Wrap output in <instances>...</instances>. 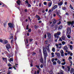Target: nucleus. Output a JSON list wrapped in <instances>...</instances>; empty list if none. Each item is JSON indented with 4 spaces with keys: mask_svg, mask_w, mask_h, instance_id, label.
Here are the masks:
<instances>
[{
    "mask_svg": "<svg viewBox=\"0 0 74 74\" xmlns=\"http://www.w3.org/2000/svg\"><path fill=\"white\" fill-rule=\"evenodd\" d=\"M57 62L58 64H61V61L59 60H58Z\"/></svg>",
    "mask_w": 74,
    "mask_h": 74,
    "instance_id": "nucleus-10",
    "label": "nucleus"
},
{
    "mask_svg": "<svg viewBox=\"0 0 74 74\" xmlns=\"http://www.w3.org/2000/svg\"><path fill=\"white\" fill-rule=\"evenodd\" d=\"M56 46L57 47V48H58V47H59V45L58 44H56Z\"/></svg>",
    "mask_w": 74,
    "mask_h": 74,
    "instance_id": "nucleus-41",
    "label": "nucleus"
},
{
    "mask_svg": "<svg viewBox=\"0 0 74 74\" xmlns=\"http://www.w3.org/2000/svg\"><path fill=\"white\" fill-rule=\"evenodd\" d=\"M54 61H55V59H54V58H52L51 59V61L52 62H54Z\"/></svg>",
    "mask_w": 74,
    "mask_h": 74,
    "instance_id": "nucleus-38",
    "label": "nucleus"
},
{
    "mask_svg": "<svg viewBox=\"0 0 74 74\" xmlns=\"http://www.w3.org/2000/svg\"><path fill=\"white\" fill-rule=\"evenodd\" d=\"M71 52L70 51H69L68 52V54H70V53H71Z\"/></svg>",
    "mask_w": 74,
    "mask_h": 74,
    "instance_id": "nucleus-62",
    "label": "nucleus"
},
{
    "mask_svg": "<svg viewBox=\"0 0 74 74\" xmlns=\"http://www.w3.org/2000/svg\"><path fill=\"white\" fill-rule=\"evenodd\" d=\"M5 47L7 49H9V48H10V45L9 44H7V45H6Z\"/></svg>",
    "mask_w": 74,
    "mask_h": 74,
    "instance_id": "nucleus-6",
    "label": "nucleus"
},
{
    "mask_svg": "<svg viewBox=\"0 0 74 74\" xmlns=\"http://www.w3.org/2000/svg\"><path fill=\"white\" fill-rule=\"evenodd\" d=\"M62 61L63 62H65V60L64 59H63Z\"/></svg>",
    "mask_w": 74,
    "mask_h": 74,
    "instance_id": "nucleus-53",
    "label": "nucleus"
},
{
    "mask_svg": "<svg viewBox=\"0 0 74 74\" xmlns=\"http://www.w3.org/2000/svg\"><path fill=\"white\" fill-rule=\"evenodd\" d=\"M62 45H64V44H65L66 42H65L63 41L62 42Z\"/></svg>",
    "mask_w": 74,
    "mask_h": 74,
    "instance_id": "nucleus-29",
    "label": "nucleus"
},
{
    "mask_svg": "<svg viewBox=\"0 0 74 74\" xmlns=\"http://www.w3.org/2000/svg\"><path fill=\"white\" fill-rule=\"evenodd\" d=\"M62 10H66V7H62Z\"/></svg>",
    "mask_w": 74,
    "mask_h": 74,
    "instance_id": "nucleus-42",
    "label": "nucleus"
},
{
    "mask_svg": "<svg viewBox=\"0 0 74 74\" xmlns=\"http://www.w3.org/2000/svg\"><path fill=\"white\" fill-rule=\"evenodd\" d=\"M43 51L44 58H45V59H46V58H47V51H46L45 49L44 48H43Z\"/></svg>",
    "mask_w": 74,
    "mask_h": 74,
    "instance_id": "nucleus-1",
    "label": "nucleus"
},
{
    "mask_svg": "<svg viewBox=\"0 0 74 74\" xmlns=\"http://www.w3.org/2000/svg\"><path fill=\"white\" fill-rule=\"evenodd\" d=\"M59 41H62V40L60 38Z\"/></svg>",
    "mask_w": 74,
    "mask_h": 74,
    "instance_id": "nucleus-60",
    "label": "nucleus"
},
{
    "mask_svg": "<svg viewBox=\"0 0 74 74\" xmlns=\"http://www.w3.org/2000/svg\"><path fill=\"white\" fill-rule=\"evenodd\" d=\"M17 3L18 4V5H20V4H21V1L18 0L17 2Z\"/></svg>",
    "mask_w": 74,
    "mask_h": 74,
    "instance_id": "nucleus-25",
    "label": "nucleus"
},
{
    "mask_svg": "<svg viewBox=\"0 0 74 74\" xmlns=\"http://www.w3.org/2000/svg\"><path fill=\"white\" fill-rule=\"evenodd\" d=\"M70 72L71 73H73L74 72V69L73 68H72L71 69Z\"/></svg>",
    "mask_w": 74,
    "mask_h": 74,
    "instance_id": "nucleus-15",
    "label": "nucleus"
},
{
    "mask_svg": "<svg viewBox=\"0 0 74 74\" xmlns=\"http://www.w3.org/2000/svg\"><path fill=\"white\" fill-rule=\"evenodd\" d=\"M53 16L55 17V16H56V14H53Z\"/></svg>",
    "mask_w": 74,
    "mask_h": 74,
    "instance_id": "nucleus-57",
    "label": "nucleus"
},
{
    "mask_svg": "<svg viewBox=\"0 0 74 74\" xmlns=\"http://www.w3.org/2000/svg\"><path fill=\"white\" fill-rule=\"evenodd\" d=\"M69 62L70 63H71V65H72V64H73V63L72 62V61H71V60H69Z\"/></svg>",
    "mask_w": 74,
    "mask_h": 74,
    "instance_id": "nucleus-36",
    "label": "nucleus"
},
{
    "mask_svg": "<svg viewBox=\"0 0 74 74\" xmlns=\"http://www.w3.org/2000/svg\"><path fill=\"white\" fill-rule=\"evenodd\" d=\"M36 67L38 69V70H40L41 69L40 68V66L38 65H36Z\"/></svg>",
    "mask_w": 74,
    "mask_h": 74,
    "instance_id": "nucleus-19",
    "label": "nucleus"
},
{
    "mask_svg": "<svg viewBox=\"0 0 74 74\" xmlns=\"http://www.w3.org/2000/svg\"><path fill=\"white\" fill-rule=\"evenodd\" d=\"M52 56V58H53V57H55V56L54 55V53H51Z\"/></svg>",
    "mask_w": 74,
    "mask_h": 74,
    "instance_id": "nucleus-28",
    "label": "nucleus"
},
{
    "mask_svg": "<svg viewBox=\"0 0 74 74\" xmlns=\"http://www.w3.org/2000/svg\"><path fill=\"white\" fill-rule=\"evenodd\" d=\"M36 53H33L32 54V55L34 56L35 55H36Z\"/></svg>",
    "mask_w": 74,
    "mask_h": 74,
    "instance_id": "nucleus-55",
    "label": "nucleus"
},
{
    "mask_svg": "<svg viewBox=\"0 0 74 74\" xmlns=\"http://www.w3.org/2000/svg\"><path fill=\"white\" fill-rule=\"evenodd\" d=\"M68 49V47L66 46H64V50H67Z\"/></svg>",
    "mask_w": 74,
    "mask_h": 74,
    "instance_id": "nucleus-17",
    "label": "nucleus"
},
{
    "mask_svg": "<svg viewBox=\"0 0 74 74\" xmlns=\"http://www.w3.org/2000/svg\"><path fill=\"white\" fill-rule=\"evenodd\" d=\"M10 61L11 62H12V61H13V59L12 58H10Z\"/></svg>",
    "mask_w": 74,
    "mask_h": 74,
    "instance_id": "nucleus-45",
    "label": "nucleus"
},
{
    "mask_svg": "<svg viewBox=\"0 0 74 74\" xmlns=\"http://www.w3.org/2000/svg\"><path fill=\"white\" fill-rule=\"evenodd\" d=\"M66 62H62L61 63V64L62 65H65V64H66Z\"/></svg>",
    "mask_w": 74,
    "mask_h": 74,
    "instance_id": "nucleus-26",
    "label": "nucleus"
},
{
    "mask_svg": "<svg viewBox=\"0 0 74 74\" xmlns=\"http://www.w3.org/2000/svg\"><path fill=\"white\" fill-rule=\"evenodd\" d=\"M39 6H40V7H41V3H40L39 4Z\"/></svg>",
    "mask_w": 74,
    "mask_h": 74,
    "instance_id": "nucleus-59",
    "label": "nucleus"
},
{
    "mask_svg": "<svg viewBox=\"0 0 74 74\" xmlns=\"http://www.w3.org/2000/svg\"><path fill=\"white\" fill-rule=\"evenodd\" d=\"M58 8V5H55L52 8V10H55L56 8Z\"/></svg>",
    "mask_w": 74,
    "mask_h": 74,
    "instance_id": "nucleus-7",
    "label": "nucleus"
},
{
    "mask_svg": "<svg viewBox=\"0 0 74 74\" xmlns=\"http://www.w3.org/2000/svg\"><path fill=\"white\" fill-rule=\"evenodd\" d=\"M54 60H55V61H57V60H58V58H55Z\"/></svg>",
    "mask_w": 74,
    "mask_h": 74,
    "instance_id": "nucleus-58",
    "label": "nucleus"
},
{
    "mask_svg": "<svg viewBox=\"0 0 74 74\" xmlns=\"http://www.w3.org/2000/svg\"><path fill=\"white\" fill-rule=\"evenodd\" d=\"M55 48H53L52 49V51L53 52H55Z\"/></svg>",
    "mask_w": 74,
    "mask_h": 74,
    "instance_id": "nucleus-30",
    "label": "nucleus"
},
{
    "mask_svg": "<svg viewBox=\"0 0 74 74\" xmlns=\"http://www.w3.org/2000/svg\"><path fill=\"white\" fill-rule=\"evenodd\" d=\"M2 59L3 60H4V61H6L7 62V58H3Z\"/></svg>",
    "mask_w": 74,
    "mask_h": 74,
    "instance_id": "nucleus-16",
    "label": "nucleus"
},
{
    "mask_svg": "<svg viewBox=\"0 0 74 74\" xmlns=\"http://www.w3.org/2000/svg\"><path fill=\"white\" fill-rule=\"evenodd\" d=\"M40 62L41 63H43V60L42 59V57L41 58Z\"/></svg>",
    "mask_w": 74,
    "mask_h": 74,
    "instance_id": "nucleus-21",
    "label": "nucleus"
},
{
    "mask_svg": "<svg viewBox=\"0 0 74 74\" xmlns=\"http://www.w3.org/2000/svg\"><path fill=\"white\" fill-rule=\"evenodd\" d=\"M67 68L68 69V71H70V68L69 66H67Z\"/></svg>",
    "mask_w": 74,
    "mask_h": 74,
    "instance_id": "nucleus-34",
    "label": "nucleus"
},
{
    "mask_svg": "<svg viewBox=\"0 0 74 74\" xmlns=\"http://www.w3.org/2000/svg\"><path fill=\"white\" fill-rule=\"evenodd\" d=\"M12 38H13V36H12V34H11L10 36V38H9V39H10V40H11V39H12Z\"/></svg>",
    "mask_w": 74,
    "mask_h": 74,
    "instance_id": "nucleus-18",
    "label": "nucleus"
},
{
    "mask_svg": "<svg viewBox=\"0 0 74 74\" xmlns=\"http://www.w3.org/2000/svg\"><path fill=\"white\" fill-rule=\"evenodd\" d=\"M11 64H8V67H10V66H11Z\"/></svg>",
    "mask_w": 74,
    "mask_h": 74,
    "instance_id": "nucleus-56",
    "label": "nucleus"
},
{
    "mask_svg": "<svg viewBox=\"0 0 74 74\" xmlns=\"http://www.w3.org/2000/svg\"><path fill=\"white\" fill-rule=\"evenodd\" d=\"M63 71H61V72L60 73V74H63Z\"/></svg>",
    "mask_w": 74,
    "mask_h": 74,
    "instance_id": "nucleus-44",
    "label": "nucleus"
},
{
    "mask_svg": "<svg viewBox=\"0 0 74 74\" xmlns=\"http://www.w3.org/2000/svg\"><path fill=\"white\" fill-rule=\"evenodd\" d=\"M40 67L41 68H42V67H43V65L42 64H41L40 65Z\"/></svg>",
    "mask_w": 74,
    "mask_h": 74,
    "instance_id": "nucleus-49",
    "label": "nucleus"
},
{
    "mask_svg": "<svg viewBox=\"0 0 74 74\" xmlns=\"http://www.w3.org/2000/svg\"><path fill=\"white\" fill-rule=\"evenodd\" d=\"M62 68L63 69H64V68H65L64 66H62Z\"/></svg>",
    "mask_w": 74,
    "mask_h": 74,
    "instance_id": "nucleus-64",
    "label": "nucleus"
},
{
    "mask_svg": "<svg viewBox=\"0 0 74 74\" xmlns=\"http://www.w3.org/2000/svg\"><path fill=\"white\" fill-rule=\"evenodd\" d=\"M25 2L26 3H27V4H29V2H28V1L27 0Z\"/></svg>",
    "mask_w": 74,
    "mask_h": 74,
    "instance_id": "nucleus-47",
    "label": "nucleus"
},
{
    "mask_svg": "<svg viewBox=\"0 0 74 74\" xmlns=\"http://www.w3.org/2000/svg\"><path fill=\"white\" fill-rule=\"evenodd\" d=\"M67 23L68 25H73L74 24V21H72V22L70 21H69L67 22Z\"/></svg>",
    "mask_w": 74,
    "mask_h": 74,
    "instance_id": "nucleus-2",
    "label": "nucleus"
},
{
    "mask_svg": "<svg viewBox=\"0 0 74 74\" xmlns=\"http://www.w3.org/2000/svg\"><path fill=\"white\" fill-rule=\"evenodd\" d=\"M67 37H68V38H70V36L69 35H68L67 36Z\"/></svg>",
    "mask_w": 74,
    "mask_h": 74,
    "instance_id": "nucleus-51",
    "label": "nucleus"
},
{
    "mask_svg": "<svg viewBox=\"0 0 74 74\" xmlns=\"http://www.w3.org/2000/svg\"><path fill=\"white\" fill-rule=\"evenodd\" d=\"M40 73V71H39V70H38L37 71V73L38 74H39V73Z\"/></svg>",
    "mask_w": 74,
    "mask_h": 74,
    "instance_id": "nucleus-52",
    "label": "nucleus"
},
{
    "mask_svg": "<svg viewBox=\"0 0 74 74\" xmlns=\"http://www.w3.org/2000/svg\"><path fill=\"white\" fill-rule=\"evenodd\" d=\"M62 39L63 40H65V37H64V36H62Z\"/></svg>",
    "mask_w": 74,
    "mask_h": 74,
    "instance_id": "nucleus-33",
    "label": "nucleus"
},
{
    "mask_svg": "<svg viewBox=\"0 0 74 74\" xmlns=\"http://www.w3.org/2000/svg\"><path fill=\"white\" fill-rule=\"evenodd\" d=\"M6 25H7V23H3V25L4 27H5V26H6Z\"/></svg>",
    "mask_w": 74,
    "mask_h": 74,
    "instance_id": "nucleus-37",
    "label": "nucleus"
},
{
    "mask_svg": "<svg viewBox=\"0 0 74 74\" xmlns=\"http://www.w3.org/2000/svg\"><path fill=\"white\" fill-rule=\"evenodd\" d=\"M35 29H36L37 28V27L36 26H35Z\"/></svg>",
    "mask_w": 74,
    "mask_h": 74,
    "instance_id": "nucleus-61",
    "label": "nucleus"
},
{
    "mask_svg": "<svg viewBox=\"0 0 74 74\" xmlns=\"http://www.w3.org/2000/svg\"><path fill=\"white\" fill-rule=\"evenodd\" d=\"M71 33V28H68L67 29V34H70Z\"/></svg>",
    "mask_w": 74,
    "mask_h": 74,
    "instance_id": "nucleus-4",
    "label": "nucleus"
},
{
    "mask_svg": "<svg viewBox=\"0 0 74 74\" xmlns=\"http://www.w3.org/2000/svg\"><path fill=\"white\" fill-rule=\"evenodd\" d=\"M55 54L58 57H60V54L59 53H57V52H56L55 53Z\"/></svg>",
    "mask_w": 74,
    "mask_h": 74,
    "instance_id": "nucleus-9",
    "label": "nucleus"
},
{
    "mask_svg": "<svg viewBox=\"0 0 74 74\" xmlns=\"http://www.w3.org/2000/svg\"><path fill=\"white\" fill-rule=\"evenodd\" d=\"M69 60H72V57L71 56H70L68 58Z\"/></svg>",
    "mask_w": 74,
    "mask_h": 74,
    "instance_id": "nucleus-31",
    "label": "nucleus"
},
{
    "mask_svg": "<svg viewBox=\"0 0 74 74\" xmlns=\"http://www.w3.org/2000/svg\"><path fill=\"white\" fill-rule=\"evenodd\" d=\"M0 42H3V40H2L0 39Z\"/></svg>",
    "mask_w": 74,
    "mask_h": 74,
    "instance_id": "nucleus-54",
    "label": "nucleus"
},
{
    "mask_svg": "<svg viewBox=\"0 0 74 74\" xmlns=\"http://www.w3.org/2000/svg\"><path fill=\"white\" fill-rule=\"evenodd\" d=\"M59 45H62V43H59L58 44Z\"/></svg>",
    "mask_w": 74,
    "mask_h": 74,
    "instance_id": "nucleus-63",
    "label": "nucleus"
},
{
    "mask_svg": "<svg viewBox=\"0 0 74 74\" xmlns=\"http://www.w3.org/2000/svg\"><path fill=\"white\" fill-rule=\"evenodd\" d=\"M31 31H32V29H30L28 30V32H31Z\"/></svg>",
    "mask_w": 74,
    "mask_h": 74,
    "instance_id": "nucleus-39",
    "label": "nucleus"
},
{
    "mask_svg": "<svg viewBox=\"0 0 74 74\" xmlns=\"http://www.w3.org/2000/svg\"><path fill=\"white\" fill-rule=\"evenodd\" d=\"M59 11H58L57 12H56V14L60 18H61V16H60L59 15Z\"/></svg>",
    "mask_w": 74,
    "mask_h": 74,
    "instance_id": "nucleus-8",
    "label": "nucleus"
},
{
    "mask_svg": "<svg viewBox=\"0 0 74 74\" xmlns=\"http://www.w3.org/2000/svg\"><path fill=\"white\" fill-rule=\"evenodd\" d=\"M56 20H54L53 21V23H56Z\"/></svg>",
    "mask_w": 74,
    "mask_h": 74,
    "instance_id": "nucleus-50",
    "label": "nucleus"
},
{
    "mask_svg": "<svg viewBox=\"0 0 74 74\" xmlns=\"http://www.w3.org/2000/svg\"><path fill=\"white\" fill-rule=\"evenodd\" d=\"M61 23V21H59L58 23V25H60Z\"/></svg>",
    "mask_w": 74,
    "mask_h": 74,
    "instance_id": "nucleus-43",
    "label": "nucleus"
},
{
    "mask_svg": "<svg viewBox=\"0 0 74 74\" xmlns=\"http://www.w3.org/2000/svg\"><path fill=\"white\" fill-rule=\"evenodd\" d=\"M36 18H38V21L40 20V17L36 15Z\"/></svg>",
    "mask_w": 74,
    "mask_h": 74,
    "instance_id": "nucleus-13",
    "label": "nucleus"
},
{
    "mask_svg": "<svg viewBox=\"0 0 74 74\" xmlns=\"http://www.w3.org/2000/svg\"><path fill=\"white\" fill-rule=\"evenodd\" d=\"M60 34V32H58L56 34H55L54 36L55 37H56L57 36H59Z\"/></svg>",
    "mask_w": 74,
    "mask_h": 74,
    "instance_id": "nucleus-5",
    "label": "nucleus"
},
{
    "mask_svg": "<svg viewBox=\"0 0 74 74\" xmlns=\"http://www.w3.org/2000/svg\"><path fill=\"white\" fill-rule=\"evenodd\" d=\"M28 5L29 7H31V5L30 4H29V3L28 4Z\"/></svg>",
    "mask_w": 74,
    "mask_h": 74,
    "instance_id": "nucleus-48",
    "label": "nucleus"
},
{
    "mask_svg": "<svg viewBox=\"0 0 74 74\" xmlns=\"http://www.w3.org/2000/svg\"><path fill=\"white\" fill-rule=\"evenodd\" d=\"M70 8L72 10H73V7L71 5H70Z\"/></svg>",
    "mask_w": 74,
    "mask_h": 74,
    "instance_id": "nucleus-35",
    "label": "nucleus"
},
{
    "mask_svg": "<svg viewBox=\"0 0 74 74\" xmlns=\"http://www.w3.org/2000/svg\"><path fill=\"white\" fill-rule=\"evenodd\" d=\"M69 47L71 50H73V46H72V45H70Z\"/></svg>",
    "mask_w": 74,
    "mask_h": 74,
    "instance_id": "nucleus-20",
    "label": "nucleus"
},
{
    "mask_svg": "<svg viewBox=\"0 0 74 74\" xmlns=\"http://www.w3.org/2000/svg\"><path fill=\"white\" fill-rule=\"evenodd\" d=\"M63 3L62 2H61L60 3H58V5L60 6V5H62V4H63Z\"/></svg>",
    "mask_w": 74,
    "mask_h": 74,
    "instance_id": "nucleus-12",
    "label": "nucleus"
},
{
    "mask_svg": "<svg viewBox=\"0 0 74 74\" xmlns=\"http://www.w3.org/2000/svg\"><path fill=\"white\" fill-rule=\"evenodd\" d=\"M47 3L46 2H45L44 3V5H47Z\"/></svg>",
    "mask_w": 74,
    "mask_h": 74,
    "instance_id": "nucleus-40",
    "label": "nucleus"
},
{
    "mask_svg": "<svg viewBox=\"0 0 74 74\" xmlns=\"http://www.w3.org/2000/svg\"><path fill=\"white\" fill-rule=\"evenodd\" d=\"M3 42L4 44H7V43H8V42L7 40H4Z\"/></svg>",
    "mask_w": 74,
    "mask_h": 74,
    "instance_id": "nucleus-14",
    "label": "nucleus"
},
{
    "mask_svg": "<svg viewBox=\"0 0 74 74\" xmlns=\"http://www.w3.org/2000/svg\"><path fill=\"white\" fill-rule=\"evenodd\" d=\"M56 61H54L53 62V65H56Z\"/></svg>",
    "mask_w": 74,
    "mask_h": 74,
    "instance_id": "nucleus-22",
    "label": "nucleus"
},
{
    "mask_svg": "<svg viewBox=\"0 0 74 74\" xmlns=\"http://www.w3.org/2000/svg\"><path fill=\"white\" fill-rule=\"evenodd\" d=\"M47 36L49 38H50L51 37V34L49 33H48L47 34Z\"/></svg>",
    "mask_w": 74,
    "mask_h": 74,
    "instance_id": "nucleus-23",
    "label": "nucleus"
},
{
    "mask_svg": "<svg viewBox=\"0 0 74 74\" xmlns=\"http://www.w3.org/2000/svg\"><path fill=\"white\" fill-rule=\"evenodd\" d=\"M46 49L47 50V51H48V52H49V51H50V50H49V46H47V47Z\"/></svg>",
    "mask_w": 74,
    "mask_h": 74,
    "instance_id": "nucleus-24",
    "label": "nucleus"
},
{
    "mask_svg": "<svg viewBox=\"0 0 74 74\" xmlns=\"http://www.w3.org/2000/svg\"><path fill=\"white\" fill-rule=\"evenodd\" d=\"M62 25H60L59 27H58V29H62Z\"/></svg>",
    "mask_w": 74,
    "mask_h": 74,
    "instance_id": "nucleus-27",
    "label": "nucleus"
},
{
    "mask_svg": "<svg viewBox=\"0 0 74 74\" xmlns=\"http://www.w3.org/2000/svg\"><path fill=\"white\" fill-rule=\"evenodd\" d=\"M52 2H49V3L48 5L49 7H51V5H52Z\"/></svg>",
    "mask_w": 74,
    "mask_h": 74,
    "instance_id": "nucleus-11",
    "label": "nucleus"
},
{
    "mask_svg": "<svg viewBox=\"0 0 74 74\" xmlns=\"http://www.w3.org/2000/svg\"><path fill=\"white\" fill-rule=\"evenodd\" d=\"M8 25L10 28H13V27H14V24H13L11 23H8Z\"/></svg>",
    "mask_w": 74,
    "mask_h": 74,
    "instance_id": "nucleus-3",
    "label": "nucleus"
},
{
    "mask_svg": "<svg viewBox=\"0 0 74 74\" xmlns=\"http://www.w3.org/2000/svg\"><path fill=\"white\" fill-rule=\"evenodd\" d=\"M61 56H64V53L61 54Z\"/></svg>",
    "mask_w": 74,
    "mask_h": 74,
    "instance_id": "nucleus-46",
    "label": "nucleus"
},
{
    "mask_svg": "<svg viewBox=\"0 0 74 74\" xmlns=\"http://www.w3.org/2000/svg\"><path fill=\"white\" fill-rule=\"evenodd\" d=\"M60 52H61V53H64V52H63V50H61V51Z\"/></svg>",
    "mask_w": 74,
    "mask_h": 74,
    "instance_id": "nucleus-32",
    "label": "nucleus"
}]
</instances>
